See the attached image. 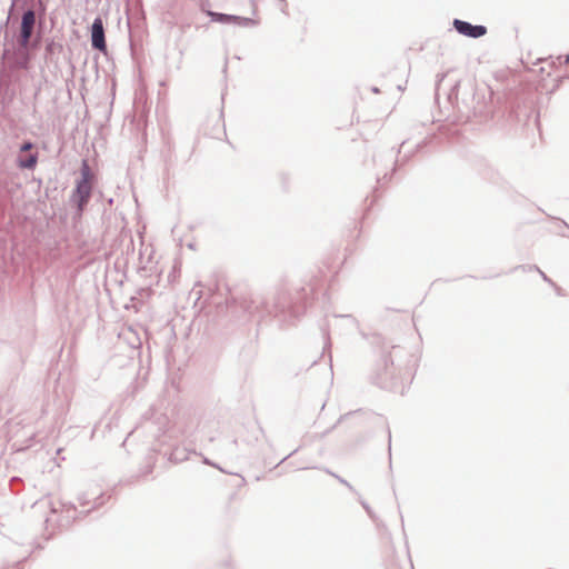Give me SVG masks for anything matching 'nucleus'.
<instances>
[{"instance_id":"f03ea898","label":"nucleus","mask_w":569,"mask_h":569,"mask_svg":"<svg viewBox=\"0 0 569 569\" xmlns=\"http://www.w3.org/2000/svg\"><path fill=\"white\" fill-rule=\"evenodd\" d=\"M34 22H36V14L32 10H28L27 12L23 13L22 21H21L20 37H19L20 46H22L24 48L28 46L31 34H32V31H33Z\"/></svg>"},{"instance_id":"39448f33","label":"nucleus","mask_w":569,"mask_h":569,"mask_svg":"<svg viewBox=\"0 0 569 569\" xmlns=\"http://www.w3.org/2000/svg\"><path fill=\"white\" fill-rule=\"evenodd\" d=\"M91 42L94 49L106 50L104 28L101 18H96L91 27Z\"/></svg>"},{"instance_id":"7ed1b4c3","label":"nucleus","mask_w":569,"mask_h":569,"mask_svg":"<svg viewBox=\"0 0 569 569\" xmlns=\"http://www.w3.org/2000/svg\"><path fill=\"white\" fill-rule=\"evenodd\" d=\"M33 149V144L31 142H26L22 144L20 149V154L18 157V166L21 169H33L38 162V153H29L24 154L26 152H29Z\"/></svg>"},{"instance_id":"0eeeda50","label":"nucleus","mask_w":569,"mask_h":569,"mask_svg":"<svg viewBox=\"0 0 569 569\" xmlns=\"http://www.w3.org/2000/svg\"><path fill=\"white\" fill-rule=\"evenodd\" d=\"M565 63L569 66V56L565 59ZM569 74V71H568Z\"/></svg>"},{"instance_id":"423d86ee","label":"nucleus","mask_w":569,"mask_h":569,"mask_svg":"<svg viewBox=\"0 0 569 569\" xmlns=\"http://www.w3.org/2000/svg\"><path fill=\"white\" fill-rule=\"evenodd\" d=\"M213 20L219 22H236L241 26H248L251 20L248 18L237 17V16H228L222 13H210Z\"/></svg>"},{"instance_id":"20e7f679","label":"nucleus","mask_w":569,"mask_h":569,"mask_svg":"<svg viewBox=\"0 0 569 569\" xmlns=\"http://www.w3.org/2000/svg\"><path fill=\"white\" fill-rule=\"evenodd\" d=\"M456 30L470 38H479L487 33V29L483 26H472L469 22L456 19L453 21Z\"/></svg>"},{"instance_id":"f257e3e1","label":"nucleus","mask_w":569,"mask_h":569,"mask_svg":"<svg viewBox=\"0 0 569 569\" xmlns=\"http://www.w3.org/2000/svg\"><path fill=\"white\" fill-rule=\"evenodd\" d=\"M94 176L90 170V167L87 161L82 163L81 167V179L78 181L76 190L73 192V200L78 204V209L80 212L83 211L84 206L88 203L91 191L93 188Z\"/></svg>"}]
</instances>
